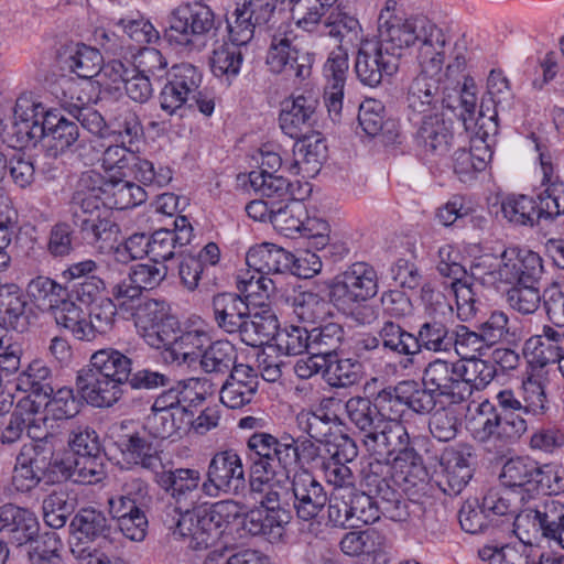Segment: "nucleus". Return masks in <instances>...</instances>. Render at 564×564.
Instances as JSON below:
<instances>
[{
	"label": "nucleus",
	"instance_id": "nucleus-1",
	"mask_svg": "<svg viewBox=\"0 0 564 564\" xmlns=\"http://www.w3.org/2000/svg\"><path fill=\"white\" fill-rule=\"evenodd\" d=\"M431 19L423 14L401 17L397 0H386L378 15V41L361 43L355 61L359 82L378 87L399 69L404 50L415 48Z\"/></svg>",
	"mask_w": 564,
	"mask_h": 564
},
{
	"label": "nucleus",
	"instance_id": "nucleus-2",
	"mask_svg": "<svg viewBox=\"0 0 564 564\" xmlns=\"http://www.w3.org/2000/svg\"><path fill=\"white\" fill-rule=\"evenodd\" d=\"M415 46L419 74L406 93L408 108L417 113L445 108V62L451 36L430 20Z\"/></svg>",
	"mask_w": 564,
	"mask_h": 564
},
{
	"label": "nucleus",
	"instance_id": "nucleus-3",
	"mask_svg": "<svg viewBox=\"0 0 564 564\" xmlns=\"http://www.w3.org/2000/svg\"><path fill=\"white\" fill-rule=\"evenodd\" d=\"M13 134L22 147H35L45 141L46 154L52 158L79 147L77 122L59 116L28 96H20L13 109Z\"/></svg>",
	"mask_w": 564,
	"mask_h": 564
},
{
	"label": "nucleus",
	"instance_id": "nucleus-4",
	"mask_svg": "<svg viewBox=\"0 0 564 564\" xmlns=\"http://www.w3.org/2000/svg\"><path fill=\"white\" fill-rule=\"evenodd\" d=\"M131 368V358L120 350L99 349L91 355L89 366L78 372L77 393L94 408H110L123 397Z\"/></svg>",
	"mask_w": 564,
	"mask_h": 564
},
{
	"label": "nucleus",
	"instance_id": "nucleus-5",
	"mask_svg": "<svg viewBox=\"0 0 564 564\" xmlns=\"http://www.w3.org/2000/svg\"><path fill=\"white\" fill-rule=\"evenodd\" d=\"M497 405L482 401L473 419V436L485 445L498 448L516 443L528 431V422L522 416L521 399L511 389H505L496 395Z\"/></svg>",
	"mask_w": 564,
	"mask_h": 564
},
{
	"label": "nucleus",
	"instance_id": "nucleus-6",
	"mask_svg": "<svg viewBox=\"0 0 564 564\" xmlns=\"http://www.w3.org/2000/svg\"><path fill=\"white\" fill-rule=\"evenodd\" d=\"M220 21L212 8L200 1L177 7L164 31L165 40L186 52H200L216 36Z\"/></svg>",
	"mask_w": 564,
	"mask_h": 564
},
{
	"label": "nucleus",
	"instance_id": "nucleus-7",
	"mask_svg": "<svg viewBox=\"0 0 564 564\" xmlns=\"http://www.w3.org/2000/svg\"><path fill=\"white\" fill-rule=\"evenodd\" d=\"M269 47L265 64L270 72L301 84L311 76L312 61L303 50L292 24L283 21L268 28Z\"/></svg>",
	"mask_w": 564,
	"mask_h": 564
},
{
	"label": "nucleus",
	"instance_id": "nucleus-8",
	"mask_svg": "<svg viewBox=\"0 0 564 564\" xmlns=\"http://www.w3.org/2000/svg\"><path fill=\"white\" fill-rule=\"evenodd\" d=\"M395 473L390 460L369 459L360 470V487L380 501L383 516L401 522L409 516L408 503L397 488Z\"/></svg>",
	"mask_w": 564,
	"mask_h": 564
},
{
	"label": "nucleus",
	"instance_id": "nucleus-9",
	"mask_svg": "<svg viewBox=\"0 0 564 564\" xmlns=\"http://www.w3.org/2000/svg\"><path fill=\"white\" fill-rule=\"evenodd\" d=\"M162 520L173 536L185 540L192 550H205L218 540L203 505L185 510L166 508Z\"/></svg>",
	"mask_w": 564,
	"mask_h": 564
},
{
	"label": "nucleus",
	"instance_id": "nucleus-10",
	"mask_svg": "<svg viewBox=\"0 0 564 564\" xmlns=\"http://www.w3.org/2000/svg\"><path fill=\"white\" fill-rule=\"evenodd\" d=\"M247 487L242 458L234 448L219 451L210 458L206 477L204 479L203 494L216 498L220 494L240 495Z\"/></svg>",
	"mask_w": 564,
	"mask_h": 564
},
{
	"label": "nucleus",
	"instance_id": "nucleus-11",
	"mask_svg": "<svg viewBox=\"0 0 564 564\" xmlns=\"http://www.w3.org/2000/svg\"><path fill=\"white\" fill-rule=\"evenodd\" d=\"M466 58L457 54L445 67V108L455 110L462 108L459 117L468 130H475V109L477 105V86L471 77L464 75Z\"/></svg>",
	"mask_w": 564,
	"mask_h": 564
},
{
	"label": "nucleus",
	"instance_id": "nucleus-12",
	"mask_svg": "<svg viewBox=\"0 0 564 564\" xmlns=\"http://www.w3.org/2000/svg\"><path fill=\"white\" fill-rule=\"evenodd\" d=\"M379 279L375 268L367 262H355L336 275L332 286V299L338 307H351L375 297Z\"/></svg>",
	"mask_w": 564,
	"mask_h": 564
},
{
	"label": "nucleus",
	"instance_id": "nucleus-13",
	"mask_svg": "<svg viewBox=\"0 0 564 564\" xmlns=\"http://www.w3.org/2000/svg\"><path fill=\"white\" fill-rule=\"evenodd\" d=\"M318 108L319 96L313 90L285 99L279 115L282 132L292 139H305L318 121Z\"/></svg>",
	"mask_w": 564,
	"mask_h": 564
},
{
	"label": "nucleus",
	"instance_id": "nucleus-14",
	"mask_svg": "<svg viewBox=\"0 0 564 564\" xmlns=\"http://www.w3.org/2000/svg\"><path fill=\"white\" fill-rule=\"evenodd\" d=\"M275 8L269 0H238L234 12V22L228 21L231 45H247L257 29L273 25Z\"/></svg>",
	"mask_w": 564,
	"mask_h": 564
},
{
	"label": "nucleus",
	"instance_id": "nucleus-15",
	"mask_svg": "<svg viewBox=\"0 0 564 564\" xmlns=\"http://www.w3.org/2000/svg\"><path fill=\"white\" fill-rule=\"evenodd\" d=\"M473 447L467 444L446 447L440 457L438 488L448 496L459 495L473 477Z\"/></svg>",
	"mask_w": 564,
	"mask_h": 564
},
{
	"label": "nucleus",
	"instance_id": "nucleus-16",
	"mask_svg": "<svg viewBox=\"0 0 564 564\" xmlns=\"http://www.w3.org/2000/svg\"><path fill=\"white\" fill-rule=\"evenodd\" d=\"M175 325L176 322L171 317L140 336L150 347L164 349L166 361L191 364L195 357L185 348L189 346L200 347L204 332L192 330L178 335Z\"/></svg>",
	"mask_w": 564,
	"mask_h": 564
},
{
	"label": "nucleus",
	"instance_id": "nucleus-17",
	"mask_svg": "<svg viewBox=\"0 0 564 564\" xmlns=\"http://www.w3.org/2000/svg\"><path fill=\"white\" fill-rule=\"evenodd\" d=\"M361 444L370 459L390 460L393 455L401 456L412 442L400 421H382L361 435Z\"/></svg>",
	"mask_w": 564,
	"mask_h": 564
},
{
	"label": "nucleus",
	"instance_id": "nucleus-18",
	"mask_svg": "<svg viewBox=\"0 0 564 564\" xmlns=\"http://www.w3.org/2000/svg\"><path fill=\"white\" fill-rule=\"evenodd\" d=\"M217 384L207 378H188L176 382L175 386L163 391L155 400L151 410L169 411L188 416L186 406L195 401L202 402L207 394H213Z\"/></svg>",
	"mask_w": 564,
	"mask_h": 564
},
{
	"label": "nucleus",
	"instance_id": "nucleus-19",
	"mask_svg": "<svg viewBox=\"0 0 564 564\" xmlns=\"http://www.w3.org/2000/svg\"><path fill=\"white\" fill-rule=\"evenodd\" d=\"M458 361L452 362L436 358L430 361L422 375V384L429 387L440 397V402L448 405L464 403Z\"/></svg>",
	"mask_w": 564,
	"mask_h": 564
},
{
	"label": "nucleus",
	"instance_id": "nucleus-20",
	"mask_svg": "<svg viewBox=\"0 0 564 564\" xmlns=\"http://www.w3.org/2000/svg\"><path fill=\"white\" fill-rule=\"evenodd\" d=\"M158 485L171 496L175 506L166 508H189L200 498L204 480L200 471L195 468H176L156 473Z\"/></svg>",
	"mask_w": 564,
	"mask_h": 564
},
{
	"label": "nucleus",
	"instance_id": "nucleus-21",
	"mask_svg": "<svg viewBox=\"0 0 564 564\" xmlns=\"http://www.w3.org/2000/svg\"><path fill=\"white\" fill-rule=\"evenodd\" d=\"M293 508L303 521L315 519L328 501L324 486L306 469L294 473L291 479Z\"/></svg>",
	"mask_w": 564,
	"mask_h": 564
},
{
	"label": "nucleus",
	"instance_id": "nucleus-22",
	"mask_svg": "<svg viewBox=\"0 0 564 564\" xmlns=\"http://www.w3.org/2000/svg\"><path fill=\"white\" fill-rule=\"evenodd\" d=\"M543 273L541 257L531 250L508 249L501 253L498 275L501 283L520 284L539 283Z\"/></svg>",
	"mask_w": 564,
	"mask_h": 564
},
{
	"label": "nucleus",
	"instance_id": "nucleus-23",
	"mask_svg": "<svg viewBox=\"0 0 564 564\" xmlns=\"http://www.w3.org/2000/svg\"><path fill=\"white\" fill-rule=\"evenodd\" d=\"M208 341L209 339L204 333L202 346H192L196 350H189V352L195 357L193 361L198 360L202 371L210 376L209 380L213 382V379H224L235 369L238 365V355L235 346L228 340Z\"/></svg>",
	"mask_w": 564,
	"mask_h": 564
},
{
	"label": "nucleus",
	"instance_id": "nucleus-24",
	"mask_svg": "<svg viewBox=\"0 0 564 564\" xmlns=\"http://www.w3.org/2000/svg\"><path fill=\"white\" fill-rule=\"evenodd\" d=\"M258 386V372L248 365L238 364L221 383L220 401L229 409H240L252 401Z\"/></svg>",
	"mask_w": 564,
	"mask_h": 564
},
{
	"label": "nucleus",
	"instance_id": "nucleus-25",
	"mask_svg": "<svg viewBox=\"0 0 564 564\" xmlns=\"http://www.w3.org/2000/svg\"><path fill=\"white\" fill-rule=\"evenodd\" d=\"M416 145L426 154L443 156L448 153L453 141V122L435 113L423 118L414 134Z\"/></svg>",
	"mask_w": 564,
	"mask_h": 564
},
{
	"label": "nucleus",
	"instance_id": "nucleus-26",
	"mask_svg": "<svg viewBox=\"0 0 564 564\" xmlns=\"http://www.w3.org/2000/svg\"><path fill=\"white\" fill-rule=\"evenodd\" d=\"M98 174H83L69 203L72 221L104 216L105 195Z\"/></svg>",
	"mask_w": 564,
	"mask_h": 564
},
{
	"label": "nucleus",
	"instance_id": "nucleus-27",
	"mask_svg": "<svg viewBox=\"0 0 564 564\" xmlns=\"http://www.w3.org/2000/svg\"><path fill=\"white\" fill-rule=\"evenodd\" d=\"M452 334V323L444 313L427 316L414 333L416 356L423 350L434 354L451 352Z\"/></svg>",
	"mask_w": 564,
	"mask_h": 564
},
{
	"label": "nucleus",
	"instance_id": "nucleus-28",
	"mask_svg": "<svg viewBox=\"0 0 564 564\" xmlns=\"http://www.w3.org/2000/svg\"><path fill=\"white\" fill-rule=\"evenodd\" d=\"M293 253L273 243H262L249 249L246 264L256 273L279 275L290 272Z\"/></svg>",
	"mask_w": 564,
	"mask_h": 564
},
{
	"label": "nucleus",
	"instance_id": "nucleus-29",
	"mask_svg": "<svg viewBox=\"0 0 564 564\" xmlns=\"http://www.w3.org/2000/svg\"><path fill=\"white\" fill-rule=\"evenodd\" d=\"M213 317L217 327L226 334L234 335L247 317L249 304L241 295L223 292L212 299Z\"/></svg>",
	"mask_w": 564,
	"mask_h": 564
},
{
	"label": "nucleus",
	"instance_id": "nucleus-30",
	"mask_svg": "<svg viewBox=\"0 0 564 564\" xmlns=\"http://www.w3.org/2000/svg\"><path fill=\"white\" fill-rule=\"evenodd\" d=\"M532 520L533 527L545 538H553L558 525L564 520V505L554 498H547L534 508H527L514 518V524L521 528L524 522Z\"/></svg>",
	"mask_w": 564,
	"mask_h": 564
},
{
	"label": "nucleus",
	"instance_id": "nucleus-31",
	"mask_svg": "<svg viewBox=\"0 0 564 564\" xmlns=\"http://www.w3.org/2000/svg\"><path fill=\"white\" fill-rule=\"evenodd\" d=\"M380 349L404 358L413 364L416 357L414 333L406 330L393 319H386L377 332Z\"/></svg>",
	"mask_w": 564,
	"mask_h": 564
},
{
	"label": "nucleus",
	"instance_id": "nucleus-32",
	"mask_svg": "<svg viewBox=\"0 0 564 564\" xmlns=\"http://www.w3.org/2000/svg\"><path fill=\"white\" fill-rule=\"evenodd\" d=\"M271 215V224L276 231L285 237H294L295 234L303 236L313 218L308 216L305 204L302 199L292 197L285 204L276 203Z\"/></svg>",
	"mask_w": 564,
	"mask_h": 564
},
{
	"label": "nucleus",
	"instance_id": "nucleus-33",
	"mask_svg": "<svg viewBox=\"0 0 564 564\" xmlns=\"http://www.w3.org/2000/svg\"><path fill=\"white\" fill-rule=\"evenodd\" d=\"M279 324L278 318L270 311L250 313L242 318V325L236 334L242 343L251 347H259L275 337Z\"/></svg>",
	"mask_w": 564,
	"mask_h": 564
},
{
	"label": "nucleus",
	"instance_id": "nucleus-34",
	"mask_svg": "<svg viewBox=\"0 0 564 564\" xmlns=\"http://www.w3.org/2000/svg\"><path fill=\"white\" fill-rule=\"evenodd\" d=\"M99 183L108 208L119 210L132 208L145 202L148 196L145 188L130 181L111 177L100 180Z\"/></svg>",
	"mask_w": 564,
	"mask_h": 564
},
{
	"label": "nucleus",
	"instance_id": "nucleus-35",
	"mask_svg": "<svg viewBox=\"0 0 564 564\" xmlns=\"http://www.w3.org/2000/svg\"><path fill=\"white\" fill-rule=\"evenodd\" d=\"M335 401L334 398H324L316 411H300L295 417L299 430L315 441H326L333 434V429L338 420L336 415H329L326 412Z\"/></svg>",
	"mask_w": 564,
	"mask_h": 564
},
{
	"label": "nucleus",
	"instance_id": "nucleus-36",
	"mask_svg": "<svg viewBox=\"0 0 564 564\" xmlns=\"http://www.w3.org/2000/svg\"><path fill=\"white\" fill-rule=\"evenodd\" d=\"M4 519L6 534L17 545H24L37 538L40 523L35 513L31 510L8 503Z\"/></svg>",
	"mask_w": 564,
	"mask_h": 564
},
{
	"label": "nucleus",
	"instance_id": "nucleus-37",
	"mask_svg": "<svg viewBox=\"0 0 564 564\" xmlns=\"http://www.w3.org/2000/svg\"><path fill=\"white\" fill-rule=\"evenodd\" d=\"M70 529L79 540L97 541L112 539L115 529L105 513L95 508L80 509L70 521Z\"/></svg>",
	"mask_w": 564,
	"mask_h": 564
},
{
	"label": "nucleus",
	"instance_id": "nucleus-38",
	"mask_svg": "<svg viewBox=\"0 0 564 564\" xmlns=\"http://www.w3.org/2000/svg\"><path fill=\"white\" fill-rule=\"evenodd\" d=\"M275 444V436L265 432H256L247 440L248 459L250 462V487L251 490H261L263 486V473L271 467L267 457Z\"/></svg>",
	"mask_w": 564,
	"mask_h": 564
},
{
	"label": "nucleus",
	"instance_id": "nucleus-39",
	"mask_svg": "<svg viewBox=\"0 0 564 564\" xmlns=\"http://www.w3.org/2000/svg\"><path fill=\"white\" fill-rule=\"evenodd\" d=\"M460 382L465 386L463 389L464 402H466L474 391L486 389L497 376V368L490 360L478 357H470L458 361Z\"/></svg>",
	"mask_w": 564,
	"mask_h": 564
},
{
	"label": "nucleus",
	"instance_id": "nucleus-40",
	"mask_svg": "<svg viewBox=\"0 0 564 564\" xmlns=\"http://www.w3.org/2000/svg\"><path fill=\"white\" fill-rule=\"evenodd\" d=\"M397 488L399 491L408 492L425 484L427 471L423 464L422 456L411 445L401 456H394Z\"/></svg>",
	"mask_w": 564,
	"mask_h": 564
},
{
	"label": "nucleus",
	"instance_id": "nucleus-41",
	"mask_svg": "<svg viewBox=\"0 0 564 564\" xmlns=\"http://www.w3.org/2000/svg\"><path fill=\"white\" fill-rule=\"evenodd\" d=\"M53 373L42 359H33L17 378V388L20 391L46 399L53 393Z\"/></svg>",
	"mask_w": 564,
	"mask_h": 564
},
{
	"label": "nucleus",
	"instance_id": "nucleus-42",
	"mask_svg": "<svg viewBox=\"0 0 564 564\" xmlns=\"http://www.w3.org/2000/svg\"><path fill=\"white\" fill-rule=\"evenodd\" d=\"M122 452L133 464L151 471H158L162 467L160 444L153 442L150 436L132 434L122 443Z\"/></svg>",
	"mask_w": 564,
	"mask_h": 564
},
{
	"label": "nucleus",
	"instance_id": "nucleus-43",
	"mask_svg": "<svg viewBox=\"0 0 564 564\" xmlns=\"http://www.w3.org/2000/svg\"><path fill=\"white\" fill-rule=\"evenodd\" d=\"M310 354L319 355L325 359L337 357L338 349L345 341L344 325L336 322L322 323L310 330Z\"/></svg>",
	"mask_w": 564,
	"mask_h": 564
},
{
	"label": "nucleus",
	"instance_id": "nucleus-44",
	"mask_svg": "<svg viewBox=\"0 0 564 564\" xmlns=\"http://www.w3.org/2000/svg\"><path fill=\"white\" fill-rule=\"evenodd\" d=\"M251 187L262 197L272 199L271 203L282 204L294 197V184L281 175L264 171L249 173Z\"/></svg>",
	"mask_w": 564,
	"mask_h": 564
},
{
	"label": "nucleus",
	"instance_id": "nucleus-45",
	"mask_svg": "<svg viewBox=\"0 0 564 564\" xmlns=\"http://www.w3.org/2000/svg\"><path fill=\"white\" fill-rule=\"evenodd\" d=\"M82 238L98 249L112 248L119 231L118 226L106 216L73 220Z\"/></svg>",
	"mask_w": 564,
	"mask_h": 564
},
{
	"label": "nucleus",
	"instance_id": "nucleus-46",
	"mask_svg": "<svg viewBox=\"0 0 564 564\" xmlns=\"http://www.w3.org/2000/svg\"><path fill=\"white\" fill-rule=\"evenodd\" d=\"M361 26L359 21L343 12L330 13L323 22L321 35L339 42L338 47L347 48L358 41Z\"/></svg>",
	"mask_w": 564,
	"mask_h": 564
},
{
	"label": "nucleus",
	"instance_id": "nucleus-47",
	"mask_svg": "<svg viewBox=\"0 0 564 564\" xmlns=\"http://www.w3.org/2000/svg\"><path fill=\"white\" fill-rule=\"evenodd\" d=\"M28 303L20 289L14 285H2L0 290V313L13 329L23 332L29 324L25 313Z\"/></svg>",
	"mask_w": 564,
	"mask_h": 564
},
{
	"label": "nucleus",
	"instance_id": "nucleus-48",
	"mask_svg": "<svg viewBox=\"0 0 564 564\" xmlns=\"http://www.w3.org/2000/svg\"><path fill=\"white\" fill-rule=\"evenodd\" d=\"M536 471V462L525 457L511 458L503 465L500 479L506 487H519L529 494H533Z\"/></svg>",
	"mask_w": 564,
	"mask_h": 564
},
{
	"label": "nucleus",
	"instance_id": "nucleus-49",
	"mask_svg": "<svg viewBox=\"0 0 564 564\" xmlns=\"http://www.w3.org/2000/svg\"><path fill=\"white\" fill-rule=\"evenodd\" d=\"M119 273L112 265L107 264L106 270H100L99 274L86 276L72 286V295L85 305H90L101 299L108 291V285L112 283L115 275Z\"/></svg>",
	"mask_w": 564,
	"mask_h": 564
},
{
	"label": "nucleus",
	"instance_id": "nucleus-50",
	"mask_svg": "<svg viewBox=\"0 0 564 564\" xmlns=\"http://www.w3.org/2000/svg\"><path fill=\"white\" fill-rule=\"evenodd\" d=\"M362 366L360 360L347 358H328L324 380L333 388H348L360 381Z\"/></svg>",
	"mask_w": 564,
	"mask_h": 564
},
{
	"label": "nucleus",
	"instance_id": "nucleus-51",
	"mask_svg": "<svg viewBox=\"0 0 564 564\" xmlns=\"http://www.w3.org/2000/svg\"><path fill=\"white\" fill-rule=\"evenodd\" d=\"M347 501L349 502L351 528L372 524L383 516L380 501L362 490H349Z\"/></svg>",
	"mask_w": 564,
	"mask_h": 564
},
{
	"label": "nucleus",
	"instance_id": "nucleus-52",
	"mask_svg": "<svg viewBox=\"0 0 564 564\" xmlns=\"http://www.w3.org/2000/svg\"><path fill=\"white\" fill-rule=\"evenodd\" d=\"M501 213L511 224L533 226L539 219L538 204L527 195H510L501 203Z\"/></svg>",
	"mask_w": 564,
	"mask_h": 564
},
{
	"label": "nucleus",
	"instance_id": "nucleus-53",
	"mask_svg": "<svg viewBox=\"0 0 564 564\" xmlns=\"http://www.w3.org/2000/svg\"><path fill=\"white\" fill-rule=\"evenodd\" d=\"M75 505L66 490L58 489L48 494L42 502L44 522L53 528H63L74 512Z\"/></svg>",
	"mask_w": 564,
	"mask_h": 564
},
{
	"label": "nucleus",
	"instance_id": "nucleus-54",
	"mask_svg": "<svg viewBox=\"0 0 564 564\" xmlns=\"http://www.w3.org/2000/svg\"><path fill=\"white\" fill-rule=\"evenodd\" d=\"M293 436L285 434L281 438L275 437V444L271 449V455L267 457L271 467L264 469L263 485L278 477H289L290 468L294 465V454H291Z\"/></svg>",
	"mask_w": 564,
	"mask_h": 564
},
{
	"label": "nucleus",
	"instance_id": "nucleus-55",
	"mask_svg": "<svg viewBox=\"0 0 564 564\" xmlns=\"http://www.w3.org/2000/svg\"><path fill=\"white\" fill-rule=\"evenodd\" d=\"M470 131L475 134V138L471 141L473 145L469 151L473 153L475 160L482 161L484 171L492 158V151L490 150L488 139L495 135L498 131L496 115L486 117L481 106L479 116L475 122V130Z\"/></svg>",
	"mask_w": 564,
	"mask_h": 564
},
{
	"label": "nucleus",
	"instance_id": "nucleus-56",
	"mask_svg": "<svg viewBox=\"0 0 564 564\" xmlns=\"http://www.w3.org/2000/svg\"><path fill=\"white\" fill-rule=\"evenodd\" d=\"M349 422L362 435L382 422L371 399L366 397H351L345 403Z\"/></svg>",
	"mask_w": 564,
	"mask_h": 564
},
{
	"label": "nucleus",
	"instance_id": "nucleus-57",
	"mask_svg": "<svg viewBox=\"0 0 564 564\" xmlns=\"http://www.w3.org/2000/svg\"><path fill=\"white\" fill-rule=\"evenodd\" d=\"M128 169L131 171L135 180L150 189H158L167 185L172 178V170L167 166L154 167L153 163L138 155H130Z\"/></svg>",
	"mask_w": 564,
	"mask_h": 564
},
{
	"label": "nucleus",
	"instance_id": "nucleus-58",
	"mask_svg": "<svg viewBox=\"0 0 564 564\" xmlns=\"http://www.w3.org/2000/svg\"><path fill=\"white\" fill-rule=\"evenodd\" d=\"M292 308L301 322L315 324L328 314L329 303L314 292L304 291L293 295Z\"/></svg>",
	"mask_w": 564,
	"mask_h": 564
},
{
	"label": "nucleus",
	"instance_id": "nucleus-59",
	"mask_svg": "<svg viewBox=\"0 0 564 564\" xmlns=\"http://www.w3.org/2000/svg\"><path fill=\"white\" fill-rule=\"evenodd\" d=\"M108 128L121 138V143L132 145L143 135L139 116L128 107H118L108 121Z\"/></svg>",
	"mask_w": 564,
	"mask_h": 564
},
{
	"label": "nucleus",
	"instance_id": "nucleus-60",
	"mask_svg": "<svg viewBox=\"0 0 564 564\" xmlns=\"http://www.w3.org/2000/svg\"><path fill=\"white\" fill-rule=\"evenodd\" d=\"M28 295L42 311H50L63 296H68L67 290L47 276L32 279L26 288Z\"/></svg>",
	"mask_w": 564,
	"mask_h": 564
},
{
	"label": "nucleus",
	"instance_id": "nucleus-61",
	"mask_svg": "<svg viewBox=\"0 0 564 564\" xmlns=\"http://www.w3.org/2000/svg\"><path fill=\"white\" fill-rule=\"evenodd\" d=\"M242 62L243 55L240 47L223 44L213 51L209 65L216 77H226L230 80L239 74Z\"/></svg>",
	"mask_w": 564,
	"mask_h": 564
},
{
	"label": "nucleus",
	"instance_id": "nucleus-62",
	"mask_svg": "<svg viewBox=\"0 0 564 564\" xmlns=\"http://www.w3.org/2000/svg\"><path fill=\"white\" fill-rule=\"evenodd\" d=\"M186 417L169 411L151 410L145 427L153 437L166 440L175 435L180 436V431L189 424Z\"/></svg>",
	"mask_w": 564,
	"mask_h": 564
},
{
	"label": "nucleus",
	"instance_id": "nucleus-63",
	"mask_svg": "<svg viewBox=\"0 0 564 564\" xmlns=\"http://www.w3.org/2000/svg\"><path fill=\"white\" fill-rule=\"evenodd\" d=\"M117 305L110 300H102L99 305L89 313V318H85L84 330L80 333L84 340L91 341L98 335L108 333L115 323Z\"/></svg>",
	"mask_w": 564,
	"mask_h": 564
},
{
	"label": "nucleus",
	"instance_id": "nucleus-64",
	"mask_svg": "<svg viewBox=\"0 0 564 564\" xmlns=\"http://www.w3.org/2000/svg\"><path fill=\"white\" fill-rule=\"evenodd\" d=\"M490 349L480 330H471L466 325H456L452 334V350L464 359L482 356Z\"/></svg>",
	"mask_w": 564,
	"mask_h": 564
}]
</instances>
